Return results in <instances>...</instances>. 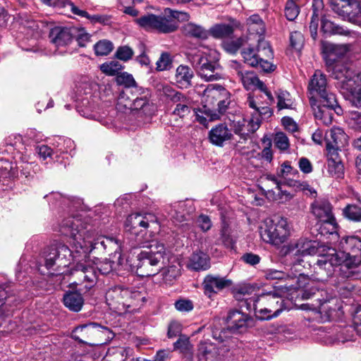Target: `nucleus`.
<instances>
[{
    "label": "nucleus",
    "instance_id": "1",
    "mask_svg": "<svg viewBox=\"0 0 361 361\" xmlns=\"http://www.w3.org/2000/svg\"><path fill=\"white\" fill-rule=\"evenodd\" d=\"M61 233L71 238V243L73 250L63 244L51 246L45 256V266L48 269L54 268L56 274H63V269L71 264V260L77 262L76 271L79 277L82 279L85 288L90 290L98 279L97 269L90 264L87 258L94 249H107L115 252L121 250V244L118 239L99 236L95 238L91 228L78 218L69 217L64 219L60 228Z\"/></svg>",
    "mask_w": 361,
    "mask_h": 361
},
{
    "label": "nucleus",
    "instance_id": "2",
    "mask_svg": "<svg viewBox=\"0 0 361 361\" xmlns=\"http://www.w3.org/2000/svg\"><path fill=\"white\" fill-rule=\"evenodd\" d=\"M339 245L343 251L329 247L319 256L314 264L317 280H326L338 266L343 278L355 279L359 275L357 269L361 264V231L343 237Z\"/></svg>",
    "mask_w": 361,
    "mask_h": 361
},
{
    "label": "nucleus",
    "instance_id": "3",
    "mask_svg": "<svg viewBox=\"0 0 361 361\" xmlns=\"http://www.w3.org/2000/svg\"><path fill=\"white\" fill-rule=\"evenodd\" d=\"M169 262V255L166 252L163 244L155 243L148 250H142L131 264L132 271L140 276H150L157 274L161 265Z\"/></svg>",
    "mask_w": 361,
    "mask_h": 361
},
{
    "label": "nucleus",
    "instance_id": "4",
    "mask_svg": "<svg viewBox=\"0 0 361 361\" xmlns=\"http://www.w3.org/2000/svg\"><path fill=\"white\" fill-rule=\"evenodd\" d=\"M247 309L253 310L260 320H269L278 317L289 309L285 300L275 292H262L250 298H245Z\"/></svg>",
    "mask_w": 361,
    "mask_h": 361
},
{
    "label": "nucleus",
    "instance_id": "5",
    "mask_svg": "<svg viewBox=\"0 0 361 361\" xmlns=\"http://www.w3.org/2000/svg\"><path fill=\"white\" fill-rule=\"evenodd\" d=\"M188 58L202 79L214 81L221 78L219 54L216 50L201 46L189 53Z\"/></svg>",
    "mask_w": 361,
    "mask_h": 361
},
{
    "label": "nucleus",
    "instance_id": "6",
    "mask_svg": "<svg viewBox=\"0 0 361 361\" xmlns=\"http://www.w3.org/2000/svg\"><path fill=\"white\" fill-rule=\"evenodd\" d=\"M189 15L185 12L164 9L161 16L147 14L136 18L135 22L147 30H156L161 32H171L177 27V21L188 20Z\"/></svg>",
    "mask_w": 361,
    "mask_h": 361
},
{
    "label": "nucleus",
    "instance_id": "7",
    "mask_svg": "<svg viewBox=\"0 0 361 361\" xmlns=\"http://www.w3.org/2000/svg\"><path fill=\"white\" fill-rule=\"evenodd\" d=\"M144 298L141 292L121 286L111 288L106 294V300L109 308L118 314L134 312Z\"/></svg>",
    "mask_w": 361,
    "mask_h": 361
},
{
    "label": "nucleus",
    "instance_id": "8",
    "mask_svg": "<svg viewBox=\"0 0 361 361\" xmlns=\"http://www.w3.org/2000/svg\"><path fill=\"white\" fill-rule=\"evenodd\" d=\"M257 41L256 48L248 47L243 49L242 56L245 62L264 72L273 71L275 66L269 61L273 58V52L269 42L264 38L257 39Z\"/></svg>",
    "mask_w": 361,
    "mask_h": 361
},
{
    "label": "nucleus",
    "instance_id": "9",
    "mask_svg": "<svg viewBox=\"0 0 361 361\" xmlns=\"http://www.w3.org/2000/svg\"><path fill=\"white\" fill-rule=\"evenodd\" d=\"M228 94L226 90L219 85H209L204 90L202 98L204 104L203 109L210 120L217 119L218 113L225 111L229 104L226 99Z\"/></svg>",
    "mask_w": 361,
    "mask_h": 361
},
{
    "label": "nucleus",
    "instance_id": "10",
    "mask_svg": "<svg viewBox=\"0 0 361 361\" xmlns=\"http://www.w3.org/2000/svg\"><path fill=\"white\" fill-rule=\"evenodd\" d=\"M290 231L287 219L281 216L266 219L259 228L262 239L272 244L283 243L289 235Z\"/></svg>",
    "mask_w": 361,
    "mask_h": 361
},
{
    "label": "nucleus",
    "instance_id": "11",
    "mask_svg": "<svg viewBox=\"0 0 361 361\" xmlns=\"http://www.w3.org/2000/svg\"><path fill=\"white\" fill-rule=\"evenodd\" d=\"M310 104L316 105L317 102L323 103L328 106L336 105V96L327 90L326 75L320 71H316L308 86Z\"/></svg>",
    "mask_w": 361,
    "mask_h": 361
},
{
    "label": "nucleus",
    "instance_id": "12",
    "mask_svg": "<svg viewBox=\"0 0 361 361\" xmlns=\"http://www.w3.org/2000/svg\"><path fill=\"white\" fill-rule=\"evenodd\" d=\"M329 3L343 19L361 26V0H329Z\"/></svg>",
    "mask_w": 361,
    "mask_h": 361
},
{
    "label": "nucleus",
    "instance_id": "13",
    "mask_svg": "<svg viewBox=\"0 0 361 361\" xmlns=\"http://www.w3.org/2000/svg\"><path fill=\"white\" fill-rule=\"evenodd\" d=\"M313 215L322 222L321 233L334 234L336 233L337 223L332 212V206L327 200H317L312 204Z\"/></svg>",
    "mask_w": 361,
    "mask_h": 361
},
{
    "label": "nucleus",
    "instance_id": "14",
    "mask_svg": "<svg viewBox=\"0 0 361 361\" xmlns=\"http://www.w3.org/2000/svg\"><path fill=\"white\" fill-rule=\"evenodd\" d=\"M217 331H214V338L219 341V343L216 344L209 341H202L197 347V357L199 361H220L221 357L229 350V346L224 344L218 338Z\"/></svg>",
    "mask_w": 361,
    "mask_h": 361
},
{
    "label": "nucleus",
    "instance_id": "15",
    "mask_svg": "<svg viewBox=\"0 0 361 361\" xmlns=\"http://www.w3.org/2000/svg\"><path fill=\"white\" fill-rule=\"evenodd\" d=\"M237 75L246 90H250L257 88L266 95V104L271 105L274 103V97L271 94V92L269 91L266 85L259 80L255 73L238 70Z\"/></svg>",
    "mask_w": 361,
    "mask_h": 361
},
{
    "label": "nucleus",
    "instance_id": "16",
    "mask_svg": "<svg viewBox=\"0 0 361 361\" xmlns=\"http://www.w3.org/2000/svg\"><path fill=\"white\" fill-rule=\"evenodd\" d=\"M250 317L240 311H231L226 319L227 329H223L219 332L218 338L221 341H226L225 338H228V333L235 332L247 326Z\"/></svg>",
    "mask_w": 361,
    "mask_h": 361
},
{
    "label": "nucleus",
    "instance_id": "17",
    "mask_svg": "<svg viewBox=\"0 0 361 361\" xmlns=\"http://www.w3.org/2000/svg\"><path fill=\"white\" fill-rule=\"evenodd\" d=\"M155 224L156 217L153 214L135 213L127 217L125 221V228L128 231L137 234Z\"/></svg>",
    "mask_w": 361,
    "mask_h": 361
},
{
    "label": "nucleus",
    "instance_id": "18",
    "mask_svg": "<svg viewBox=\"0 0 361 361\" xmlns=\"http://www.w3.org/2000/svg\"><path fill=\"white\" fill-rule=\"evenodd\" d=\"M326 152H336L341 151L348 143V135L343 129L333 127L327 131L324 136Z\"/></svg>",
    "mask_w": 361,
    "mask_h": 361
},
{
    "label": "nucleus",
    "instance_id": "19",
    "mask_svg": "<svg viewBox=\"0 0 361 361\" xmlns=\"http://www.w3.org/2000/svg\"><path fill=\"white\" fill-rule=\"evenodd\" d=\"M302 259L297 258L295 262L293 263L292 269L294 270L295 273L293 274V276H290L288 274H286L282 271H279L277 269H269L265 271L264 276L268 280H286L289 278L296 277L298 275V286L296 287L297 288H302L305 287V284L302 283V281H305L307 280V278L304 273L302 272L301 267H302ZM305 266H303L304 267Z\"/></svg>",
    "mask_w": 361,
    "mask_h": 361
},
{
    "label": "nucleus",
    "instance_id": "20",
    "mask_svg": "<svg viewBox=\"0 0 361 361\" xmlns=\"http://www.w3.org/2000/svg\"><path fill=\"white\" fill-rule=\"evenodd\" d=\"M347 74L349 75V71H345L343 75L344 79L339 73H335V78L338 80H342L343 85L346 90L350 92L351 102L354 106L361 108V72L355 76V79L348 78Z\"/></svg>",
    "mask_w": 361,
    "mask_h": 361
},
{
    "label": "nucleus",
    "instance_id": "21",
    "mask_svg": "<svg viewBox=\"0 0 361 361\" xmlns=\"http://www.w3.org/2000/svg\"><path fill=\"white\" fill-rule=\"evenodd\" d=\"M29 169L28 164L25 166H18L17 164H13L9 161L8 158H0V180L8 178H12L18 175V171L20 170V173L25 177H27L30 172L27 171Z\"/></svg>",
    "mask_w": 361,
    "mask_h": 361
},
{
    "label": "nucleus",
    "instance_id": "22",
    "mask_svg": "<svg viewBox=\"0 0 361 361\" xmlns=\"http://www.w3.org/2000/svg\"><path fill=\"white\" fill-rule=\"evenodd\" d=\"M324 342L326 344L345 343L353 338L352 328H334L324 336Z\"/></svg>",
    "mask_w": 361,
    "mask_h": 361
},
{
    "label": "nucleus",
    "instance_id": "23",
    "mask_svg": "<svg viewBox=\"0 0 361 361\" xmlns=\"http://www.w3.org/2000/svg\"><path fill=\"white\" fill-rule=\"evenodd\" d=\"M172 112L171 124L176 128H181L183 124V119L186 118L191 111L189 106V100L184 96V101H178Z\"/></svg>",
    "mask_w": 361,
    "mask_h": 361
},
{
    "label": "nucleus",
    "instance_id": "24",
    "mask_svg": "<svg viewBox=\"0 0 361 361\" xmlns=\"http://www.w3.org/2000/svg\"><path fill=\"white\" fill-rule=\"evenodd\" d=\"M50 41L58 48L68 46L73 41L69 28L55 27L49 33Z\"/></svg>",
    "mask_w": 361,
    "mask_h": 361
},
{
    "label": "nucleus",
    "instance_id": "25",
    "mask_svg": "<svg viewBox=\"0 0 361 361\" xmlns=\"http://www.w3.org/2000/svg\"><path fill=\"white\" fill-rule=\"evenodd\" d=\"M314 243L310 240H300L298 242L290 243L288 250L290 253L298 257L314 255L317 249Z\"/></svg>",
    "mask_w": 361,
    "mask_h": 361
},
{
    "label": "nucleus",
    "instance_id": "26",
    "mask_svg": "<svg viewBox=\"0 0 361 361\" xmlns=\"http://www.w3.org/2000/svg\"><path fill=\"white\" fill-rule=\"evenodd\" d=\"M327 173L334 178H342L344 174V166L341 160L339 153L326 152Z\"/></svg>",
    "mask_w": 361,
    "mask_h": 361
},
{
    "label": "nucleus",
    "instance_id": "27",
    "mask_svg": "<svg viewBox=\"0 0 361 361\" xmlns=\"http://www.w3.org/2000/svg\"><path fill=\"white\" fill-rule=\"evenodd\" d=\"M232 133L224 124H219L212 128L209 131V139L212 144L222 146L224 142L230 140Z\"/></svg>",
    "mask_w": 361,
    "mask_h": 361
},
{
    "label": "nucleus",
    "instance_id": "28",
    "mask_svg": "<svg viewBox=\"0 0 361 361\" xmlns=\"http://www.w3.org/2000/svg\"><path fill=\"white\" fill-rule=\"evenodd\" d=\"M193 76L194 73L189 66L180 65L176 68L175 81L180 88H188L192 85Z\"/></svg>",
    "mask_w": 361,
    "mask_h": 361
},
{
    "label": "nucleus",
    "instance_id": "29",
    "mask_svg": "<svg viewBox=\"0 0 361 361\" xmlns=\"http://www.w3.org/2000/svg\"><path fill=\"white\" fill-rule=\"evenodd\" d=\"M324 4L322 0H314L312 4V15L310 23V31L314 39L317 36L319 21L323 18Z\"/></svg>",
    "mask_w": 361,
    "mask_h": 361
},
{
    "label": "nucleus",
    "instance_id": "30",
    "mask_svg": "<svg viewBox=\"0 0 361 361\" xmlns=\"http://www.w3.org/2000/svg\"><path fill=\"white\" fill-rule=\"evenodd\" d=\"M231 283L229 280L224 278L209 275L204 279V288L207 293H213L230 286Z\"/></svg>",
    "mask_w": 361,
    "mask_h": 361
},
{
    "label": "nucleus",
    "instance_id": "31",
    "mask_svg": "<svg viewBox=\"0 0 361 361\" xmlns=\"http://www.w3.org/2000/svg\"><path fill=\"white\" fill-rule=\"evenodd\" d=\"M310 104L317 119L322 121L325 125H329L331 123L333 117L332 110L337 106V104L333 106H328L319 102H317L316 105H313L312 104Z\"/></svg>",
    "mask_w": 361,
    "mask_h": 361
},
{
    "label": "nucleus",
    "instance_id": "32",
    "mask_svg": "<svg viewBox=\"0 0 361 361\" xmlns=\"http://www.w3.org/2000/svg\"><path fill=\"white\" fill-rule=\"evenodd\" d=\"M246 23L247 30L251 35H257V39L263 38L262 35L265 32V25L259 15L254 14L250 16L247 19Z\"/></svg>",
    "mask_w": 361,
    "mask_h": 361
},
{
    "label": "nucleus",
    "instance_id": "33",
    "mask_svg": "<svg viewBox=\"0 0 361 361\" xmlns=\"http://www.w3.org/2000/svg\"><path fill=\"white\" fill-rule=\"evenodd\" d=\"M246 104L253 109L255 115H257L261 118H267L272 114V111L268 106L259 105L258 97H255L250 93L248 94Z\"/></svg>",
    "mask_w": 361,
    "mask_h": 361
},
{
    "label": "nucleus",
    "instance_id": "34",
    "mask_svg": "<svg viewBox=\"0 0 361 361\" xmlns=\"http://www.w3.org/2000/svg\"><path fill=\"white\" fill-rule=\"evenodd\" d=\"M183 33L188 37L197 38L200 39H205L208 38L209 32L202 26L192 23L185 24L182 27Z\"/></svg>",
    "mask_w": 361,
    "mask_h": 361
},
{
    "label": "nucleus",
    "instance_id": "35",
    "mask_svg": "<svg viewBox=\"0 0 361 361\" xmlns=\"http://www.w3.org/2000/svg\"><path fill=\"white\" fill-rule=\"evenodd\" d=\"M63 303L70 310L79 312L82 307L84 300L80 293L71 292L64 295Z\"/></svg>",
    "mask_w": 361,
    "mask_h": 361
},
{
    "label": "nucleus",
    "instance_id": "36",
    "mask_svg": "<svg viewBox=\"0 0 361 361\" xmlns=\"http://www.w3.org/2000/svg\"><path fill=\"white\" fill-rule=\"evenodd\" d=\"M161 269L163 281L166 284H172L180 276V264L177 262L166 267H161Z\"/></svg>",
    "mask_w": 361,
    "mask_h": 361
},
{
    "label": "nucleus",
    "instance_id": "37",
    "mask_svg": "<svg viewBox=\"0 0 361 361\" xmlns=\"http://www.w3.org/2000/svg\"><path fill=\"white\" fill-rule=\"evenodd\" d=\"M189 267L197 271L207 269L209 267L208 256L202 252L193 253L190 259Z\"/></svg>",
    "mask_w": 361,
    "mask_h": 361
},
{
    "label": "nucleus",
    "instance_id": "38",
    "mask_svg": "<svg viewBox=\"0 0 361 361\" xmlns=\"http://www.w3.org/2000/svg\"><path fill=\"white\" fill-rule=\"evenodd\" d=\"M324 47L326 52V64L329 67L334 65L336 61L334 56H341L347 51L346 47L343 45L327 44Z\"/></svg>",
    "mask_w": 361,
    "mask_h": 361
},
{
    "label": "nucleus",
    "instance_id": "39",
    "mask_svg": "<svg viewBox=\"0 0 361 361\" xmlns=\"http://www.w3.org/2000/svg\"><path fill=\"white\" fill-rule=\"evenodd\" d=\"M188 204L184 202L175 203L171 211V217L177 222H183L188 219L190 211Z\"/></svg>",
    "mask_w": 361,
    "mask_h": 361
},
{
    "label": "nucleus",
    "instance_id": "40",
    "mask_svg": "<svg viewBox=\"0 0 361 361\" xmlns=\"http://www.w3.org/2000/svg\"><path fill=\"white\" fill-rule=\"evenodd\" d=\"M321 30L326 34L341 35H347L349 34V31L348 30L335 25L333 22L324 17L321 19Z\"/></svg>",
    "mask_w": 361,
    "mask_h": 361
},
{
    "label": "nucleus",
    "instance_id": "41",
    "mask_svg": "<svg viewBox=\"0 0 361 361\" xmlns=\"http://www.w3.org/2000/svg\"><path fill=\"white\" fill-rule=\"evenodd\" d=\"M233 32V28L231 25L221 23L216 24L211 27L209 31L215 38H224L230 36Z\"/></svg>",
    "mask_w": 361,
    "mask_h": 361
},
{
    "label": "nucleus",
    "instance_id": "42",
    "mask_svg": "<svg viewBox=\"0 0 361 361\" xmlns=\"http://www.w3.org/2000/svg\"><path fill=\"white\" fill-rule=\"evenodd\" d=\"M277 106L279 109H290L292 107L293 102L290 94L286 90H279L276 92Z\"/></svg>",
    "mask_w": 361,
    "mask_h": 361
},
{
    "label": "nucleus",
    "instance_id": "43",
    "mask_svg": "<svg viewBox=\"0 0 361 361\" xmlns=\"http://www.w3.org/2000/svg\"><path fill=\"white\" fill-rule=\"evenodd\" d=\"M121 69V64L116 61H111L100 66V70L108 75H117Z\"/></svg>",
    "mask_w": 361,
    "mask_h": 361
},
{
    "label": "nucleus",
    "instance_id": "44",
    "mask_svg": "<svg viewBox=\"0 0 361 361\" xmlns=\"http://www.w3.org/2000/svg\"><path fill=\"white\" fill-rule=\"evenodd\" d=\"M95 54L97 56L108 55L113 49V44L108 40H100L94 46Z\"/></svg>",
    "mask_w": 361,
    "mask_h": 361
},
{
    "label": "nucleus",
    "instance_id": "45",
    "mask_svg": "<svg viewBox=\"0 0 361 361\" xmlns=\"http://www.w3.org/2000/svg\"><path fill=\"white\" fill-rule=\"evenodd\" d=\"M162 94L170 99L173 102L178 101H184V96L182 93L177 92L169 85H162L161 88Z\"/></svg>",
    "mask_w": 361,
    "mask_h": 361
},
{
    "label": "nucleus",
    "instance_id": "46",
    "mask_svg": "<svg viewBox=\"0 0 361 361\" xmlns=\"http://www.w3.org/2000/svg\"><path fill=\"white\" fill-rule=\"evenodd\" d=\"M285 16L288 20H295L299 13V7L293 0H288L284 8Z\"/></svg>",
    "mask_w": 361,
    "mask_h": 361
},
{
    "label": "nucleus",
    "instance_id": "47",
    "mask_svg": "<svg viewBox=\"0 0 361 361\" xmlns=\"http://www.w3.org/2000/svg\"><path fill=\"white\" fill-rule=\"evenodd\" d=\"M36 152L42 161H45L46 164L49 163L53 159V149L47 145H40L36 147Z\"/></svg>",
    "mask_w": 361,
    "mask_h": 361
},
{
    "label": "nucleus",
    "instance_id": "48",
    "mask_svg": "<svg viewBox=\"0 0 361 361\" xmlns=\"http://www.w3.org/2000/svg\"><path fill=\"white\" fill-rule=\"evenodd\" d=\"M343 213L345 216L355 221H361V208L356 205H348L344 210Z\"/></svg>",
    "mask_w": 361,
    "mask_h": 361
},
{
    "label": "nucleus",
    "instance_id": "49",
    "mask_svg": "<svg viewBox=\"0 0 361 361\" xmlns=\"http://www.w3.org/2000/svg\"><path fill=\"white\" fill-rule=\"evenodd\" d=\"M274 144L281 150H286L289 147V140L282 132L277 133L274 139Z\"/></svg>",
    "mask_w": 361,
    "mask_h": 361
},
{
    "label": "nucleus",
    "instance_id": "50",
    "mask_svg": "<svg viewBox=\"0 0 361 361\" xmlns=\"http://www.w3.org/2000/svg\"><path fill=\"white\" fill-rule=\"evenodd\" d=\"M221 238L220 240L221 243L227 247L231 246L233 245V239L231 236V229L228 224L225 222L223 223L222 227L221 229Z\"/></svg>",
    "mask_w": 361,
    "mask_h": 361
},
{
    "label": "nucleus",
    "instance_id": "51",
    "mask_svg": "<svg viewBox=\"0 0 361 361\" xmlns=\"http://www.w3.org/2000/svg\"><path fill=\"white\" fill-rule=\"evenodd\" d=\"M270 180L274 182L278 190V193L276 197L274 198V200L278 201L279 203H285L291 200L292 195L286 191L281 190L279 182L275 178H271Z\"/></svg>",
    "mask_w": 361,
    "mask_h": 361
},
{
    "label": "nucleus",
    "instance_id": "52",
    "mask_svg": "<svg viewBox=\"0 0 361 361\" xmlns=\"http://www.w3.org/2000/svg\"><path fill=\"white\" fill-rule=\"evenodd\" d=\"M171 63L170 55L168 53H162L156 63L157 70L162 71L168 69Z\"/></svg>",
    "mask_w": 361,
    "mask_h": 361
},
{
    "label": "nucleus",
    "instance_id": "53",
    "mask_svg": "<svg viewBox=\"0 0 361 361\" xmlns=\"http://www.w3.org/2000/svg\"><path fill=\"white\" fill-rule=\"evenodd\" d=\"M133 55V49L128 46H123L118 48L116 56L122 61H126L132 58Z\"/></svg>",
    "mask_w": 361,
    "mask_h": 361
},
{
    "label": "nucleus",
    "instance_id": "54",
    "mask_svg": "<svg viewBox=\"0 0 361 361\" xmlns=\"http://www.w3.org/2000/svg\"><path fill=\"white\" fill-rule=\"evenodd\" d=\"M303 37L302 35L299 32H291L290 36V46L295 49L299 50L301 49L303 44Z\"/></svg>",
    "mask_w": 361,
    "mask_h": 361
},
{
    "label": "nucleus",
    "instance_id": "55",
    "mask_svg": "<svg viewBox=\"0 0 361 361\" xmlns=\"http://www.w3.org/2000/svg\"><path fill=\"white\" fill-rule=\"evenodd\" d=\"M175 307L180 312H190L194 306L191 300L187 299H180L175 302Z\"/></svg>",
    "mask_w": 361,
    "mask_h": 361
},
{
    "label": "nucleus",
    "instance_id": "56",
    "mask_svg": "<svg viewBox=\"0 0 361 361\" xmlns=\"http://www.w3.org/2000/svg\"><path fill=\"white\" fill-rule=\"evenodd\" d=\"M8 287L0 285V317L5 315L6 311H7L5 304V300L8 298L9 292V290L6 289Z\"/></svg>",
    "mask_w": 361,
    "mask_h": 361
},
{
    "label": "nucleus",
    "instance_id": "57",
    "mask_svg": "<svg viewBox=\"0 0 361 361\" xmlns=\"http://www.w3.org/2000/svg\"><path fill=\"white\" fill-rule=\"evenodd\" d=\"M102 328L97 323H90L78 326L75 329V334L82 333L85 334H92L94 329Z\"/></svg>",
    "mask_w": 361,
    "mask_h": 361
},
{
    "label": "nucleus",
    "instance_id": "58",
    "mask_svg": "<svg viewBox=\"0 0 361 361\" xmlns=\"http://www.w3.org/2000/svg\"><path fill=\"white\" fill-rule=\"evenodd\" d=\"M76 40L80 47H84L91 42V35L84 29H80L78 31Z\"/></svg>",
    "mask_w": 361,
    "mask_h": 361
},
{
    "label": "nucleus",
    "instance_id": "59",
    "mask_svg": "<svg viewBox=\"0 0 361 361\" xmlns=\"http://www.w3.org/2000/svg\"><path fill=\"white\" fill-rule=\"evenodd\" d=\"M182 331V325L180 322L173 321L171 322L168 328V337L169 338H174L177 336H179Z\"/></svg>",
    "mask_w": 361,
    "mask_h": 361
},
{
    "label": "nucleus",
    "instance_id": "60",
    "mask_svg": "<svg viewBox=\"0 0 361 361\" xmlns=\"http://www.w3.org/2000/svg\"><path fill=\"white\" fill-rule=\"evenodd\" d=\"M197 224L203 232L209 231L212 226L210 219L206 215H200L197 220Z\"/></svg>",
    "mask_w": 361,
    "mask_h": 361
},
{
    "label": "nucleus",
    "instance_id": "61",
    "mask_svg": "<svg viewBox=\"0 0 361 361\" xmlns=\"http://www.w3.org/2000/svg\"><path fill=\"white\" fill-rule=\"evenodd\" d=\"M118 81L119 83L123 84L128 87H133L136 85L133 77L127 73H123L120 75L118 77Z\"/></svg>",
    "mask_w": 361,
    "mask_h": 361
},
{
    "label": "nucleus",
    "instance_id": "62",
    "mask_svg": "<svg viewBox=\"0 0 361 361\" xmlns=\"http://www.w3.org/2000/svg\"><path fill=\"white\" fill-rule=\"evenodd\" d=\"M262 118L255 115V113H252V118L249 120L247 123V131L254 133L255 132L259 127L261 123Z\"/></svg>",
    "mask_w": 361,
    "mask_h": 361
},
{
    "label": "nucleus",
    "instance_id": "63",
    "mask_svg": "<svg viewBox=\"0 0 361 361\" xmlns=\"http://www.w3.org/2000/svg\"><path fill=\"white\" fill-rule=\"evenodd\" d=\"M66 7H68L71 12L75 15H77L82 18H89V14L87 11L80 9L78 6H76L73 2L70 1L69 0H67V2L66 3Z\"/></svg>",
    "mask_w": 361,
    "mask_h": 361
},
{
    "label": "nucleus",
    "instance_id": "64",
    "mask_svg": "<svg viewBox=\"0 0 361 361\" xmlns=\"http://www.w3.org/2000/svg\"><path fill=\"white\" fill-rule=\"evenodd\" d=\"M300 171L305 173H310L312 171V165L309 159L302 157L298 161Z\"/></svg>",
    "mask_w": 361,
    "mask_h": 361
}]
</instances>
